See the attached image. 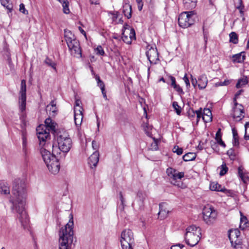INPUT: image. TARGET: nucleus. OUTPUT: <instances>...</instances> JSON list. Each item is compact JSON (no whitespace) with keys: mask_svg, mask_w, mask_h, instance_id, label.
I'll use <instances>...</instances> for the list:
<instances>
[{"mask_svg":"<svg viewBox=\"0 0 249 249\" xmlns=\"http://www.w3.org/2000/svg\"><path fill=\"white\" fill-rule=\"evenodd\" d=\"M239 5L237 6H236V8L238 10H239L240 14L243 16L244 15V12H243V9H244V5H243L242 0H239Z\"/></svg>","mask_w":249,"mask_h":249,"instance_id":"obj_50","label":"nucleus"},{"mask_svg":"<svg viewBox=\"0 0 249 249\" xmlns=\"http://www.w3.org/2000/svg\"><path fill=\"white\" fill-rule=\"evenodd\" d=\"M1 4L11 12L13 9V4L10 2L9 0H0Z\"/></svg>","mask_w":249,"mask_h":249,"instance_id":"obj_34","label":"nucleus"},{"mask_svg":"<svg viewBox=\"0 0 249 249\" xmlns=\"http://www.w3.org/2000/svg\"><path fill=\"white\" fill-rule=\"evenodd\" d=\"M58 0L62 4L64 13L67 14H69L70 12L69 8V2L67 0Z\"/></svg>","mask_w":249,"mask_h":249,"instance_id":"obj_32","label":"nucleus"},{"mask_svg":"<svg viewBox=\"0 0 249 249\" xmlns=\"http://www.w3.org/2000/svg\"><path fill=\"white\" fill-rule=\"evenodd\" d=\"M83 107H74V115L83 114Z\"/></svg>","mask_w":249,"mask_h":249,"instance_id":"obj_54","label":"nucleus"},{"mask_svg":"<svg viewBox=\"0 0 249 249\" xmlns=\"http://www.w3.org/2000/svg\"><path fill=\"white\" fill-rule=\"evenodd\" d=\"M146 55L151 64H156L159 60V53L156 47L148 45L146 47Z\"/></svg>","mask_w":249,"mask_h":249,"instance_id":"obj_12","label":"nucleus"},{"mask_svg":"<svg viewBox=\"0 0 249 249\" xmlns=\"http://www.w3.org/2000/svg\"><path fill=\"white\" fill-rule=\"evenodd\" d=\"M137 3L138 4V9L139 11H141L143 7V2L142 0H136Z\"/></svg>","mask_w":249,"mask_h":249,"instance_id":"obj_58","label":"nucleus"},{"mask_svg":"<svg viewBox=\"0 0 249 249\" xmlns=\"http://www.w3.org/2000/svg\"><path fill=\"white\" fill-rule=\"evenodd\" d=\"M45 62L46 64H47L48 66L51 67L53 69L56 70V64L53 62L51 59H49V58H47L45 60Z\"/></svg>","mask_w":249,"mask_h":249,"instance_id":"obj_43","label":"nucleus"},{"mask_svg":"<svg viewBox=\"0 0 249 249\" xmlns=\"http://www.w3.org/2000/svg\"><path fill=\"white\" fill-rule=\"evenodd\" d=\"M71 225L68 223L64 228L62 227L59 231V249H72L73 239V231Z\"/></svg>","mask_w":249,"mask_h":249,"instance_id":"obj_2","label":"nucleus"},{"mask_svg":"<svg viewBox=\"0 0 249 249\" xmlns=\"http://www.w3.org/2000/svg\"><path fill=\"white\" fill-rule=\"evenodd\" d=\"M240 232L237 230H234L233 231H231L229 235V238L231 241V244H232V243L233 242V239L232 237H234L235 238H238V237L239 236Z\"/></svg>","mask_w":249,"mask_h":249,"instance_id":"obj_31","label":"nucleus"},{"mask_svg":"<svg viewBox=\"0 0 249 249\" xmlns=\"http://www.w3.org/2000/svg\"><path fill=\"white\" fill-rule=\"evenodd\" d=\"M20 120L22 121V124H21V126L22 128V131L24 130V131H26V129L25 128V127H26V122L24 120L23 116L20 117Z\"/></svg>","mask_w":249,"mask_h":249,"instance_id":"obj_57","label":"nucleus"},{"mask_svg":"<svg viewBox=\"0 0 249 249\" xmlns=\"http://www.w3.org/2000/svg\"><path fill=\"white\" fill-rule=\"evenodd\" d=\"M177 170L173 168L169 167L166 169V173L167 176L171 178H172L173 180L174 178L176 177L175 175L176 173Z\"/></svg>","mask_w":249,"mask_h":249,"instance_id":"obj_33","label":"nucleus"},{"mask_svg":"<svg viewBox=\"0 0 249 249\" xmlns=\"http://www.w3.org/2000/svg\"><path fill=\"white\" fill-rule=\"evenodd\" d=\"M154 142L151 144V149L153 150H157L158 149V140L153 138Z\"/></svg>","mask_w":249,"mask_h":249,"instance_id":"obj_48","label":"nucleus"},{"mask_svg":"<svg viewBox=\"0 0 249 249\" xmlns=\"http://www.w3.org/2000/svg\"><path fill=\"white\" fill-rule=\"evenodd\" d=\"M170 79L171 80V86L174 87L175 85H177L176 82V79L174 77L172 76H169Z\"/></svg>","mask_w":249,"mask_h":249,"instance_id":"obj_63","label":"nucleus"},{"mask_svg":"<svg viewBox=\"0 0 249 249\" xmlns=\"http://www.w3.org/2000/svg\"><path fill=\"white\" fill-rule=\"evenodd\" d=\"M83 118V114H77L74 115L75 124L77 126L81 125Z\"/></svg>","mask_w":249,"mask_h":249,"instance_id":"obj_35","label":"nucleus"},{"mask_svg":"<svg viewBox=\"0 0 249 249\" xmlns=\"http://www.w3.org/2000/svg\"><path fill=\"white\" fill-rule=\"evenodd\" d=\"M92 146L93 149L96 150V151H97V149L99 148V145L98 143L95 141H93L92 142Z\"/></svg>","mask_w":249,"mask_h":249,"instance_id":"obj_62","label":"nucleus"},{"mask_svg":"<svg viewBox=\"0 0 249 249\" xmlns=\"http://www.w3.org/2000/svg\"><path fill=\"white\" fill-rule=\"evenodd\" d=\"M183 80H184L185 84H186V87L188 88V87H189L190 86V82H189V80L188 79V78L187 77V74H185V75H184V77L183 78Z\"/></svg>","mask_w":249,"mask_h":249,"instance_id":"obj_59","label":"nucleus"},{"mask_svg":"<svg viewBox=\"0 0 249 249\" xmlns=\"http://www.w3.org/2000/svg\"><path fill=\"white\" fill-rule=\"evenodd\" d=\"M191 76L192 84L194 87V88H196V85H198V81L196 80V78H193L192 75Z\"/></svg>","mask_w":249,"mask_h":249,"instance_id":"obj_60","label":"nucleus"},{"mask_svg":"<svg viewBox=\"0 0 249 249\" xmlns=\"http://www.w3.org/2000/svg\"><path fill=\"white\" fill-rule=\"evenodd\" d=\"M0 193L4 195L10 194V188L7 182L0 183Z\"/></svg>","mask_w":249,"mask_h":249,"instance_id":"obj_26","label":"nucleus"},{"mask_svg":"<svg viewBox=\"0 0 249 249\" xmlns=\"http://www.w3.org/2000/svg\"><path fill=\"white\" fill-rule=\"evenodd\" d=\"M173 88L178 92H179V93H183L182 89H181V88L177 84Z\"/></svg>","mask_w":249,"mask_h":249,"instance_id":"obj_61","label":"nucleus"},{"mask_svg":"<svg viewBox=\"0 0 249 249\" xmlns=\"http://www.w3.org/2000/svg\"><path fill=\"white\" fill-rule=\"evenodd\" d=\"M230 42L233 44H237L238 43V36L235 32H232L229 35Z\"/></svg>","mask_w":249,"mask_h":249,"instance_id":"obj_36","label":"nucleus"},{"mask_svg":"<svg viewBox=\"0 0 249 249\" xmlns=\"http://www.w3.org/2000/svg\"><path fill=\"white\" fill-rule=\"evenodd\" d=\"M44 125L48 131L54 133L55 131V124L52 121L50 118H47L45 121Z\"/></svg>","mask_w":249,"mask_h":249,"instance_id":"obj_21","label":"nucleus"},{"mask_svg":"<svg viewBox=\"0 0 249 249\" xmlns=\"http://www.w3.org/2000/svg\"><path fill=\"white\" fill-rule=\"evenodd\" d=\"M196 156V153L189 152L183 156V159L185 161H192L195 160Z\"/></svg>","mask_w":249,"mask_h":249,"instance_id":"obj_27","label":"nucleus"},{"mask_svg":"<svg viewBox=\"0 0 249 249\" xmlns=\"http://www.w3.org/2000/svg\"><path fill=\"white\" fill-rule=\"evenodd\" d=\"M200 229L194 225L188 227L185 235L186 243L191 247H194L198 244L200 239Z\"/></svg>","mask_w":249,"mask_h":249,"instance_id":"obj_3","label":"nucleus"},{"mask_svg":"<svg viewBox=\"0 0 249 249\" xmlns=\"http://www.w3.org/2000/svg\"><path fill=\"white\" fill-rule=\"evenodd\" d=\"M217 142L221 145L222 146L225 147L226 146V144L224 143V142L222 140L221 138H219V139H217L216 140Z\"/></svg>","mask_w":249,"mask_h":249,"instance_id":"obj_64","label":"nucleus"},{"mask_svg":"<svg viewBox=\"0 0 249 249\" xmlns=\"http://www.w3.org/2000/svg\"><path fill=\"white\" fill-rule=\"evenodd\" d=\"M246 59L245 53L242 52L232 56V62L234 63H243Z\"/></svg>","mask_w":249,"mask_h":249,"instance_id":"obj_23","label":"nucleus"},{"mask_svg":"<svg viewBox=\"0 0 249 249\" xmlns=\"http://www.w3.org/2000/svg\"><path fill=\"white\" fill-rule=\"evenodd\" d=\"M197 0H183L184 6L187 9L194 8L196 5Z\"/></svg>","mask_w":249,"mask_h":249,"instance_id":"obj_25","label":"nucleus"},{"mask_svg":"<svg viewBox=\"0 0 249 249\" xmlns=\"http://www.w3.org/2000/svg\"><path fill=\"white\" fill-rule=\"evenodd\" d=\"M196 18V16L193 11L182 12L179 15L178 23L180 27L186 28L194 24Z\"/></svg>","mask_w":249,"mask_h":249,"instance_id":"obj_5","label":"nucleus"},{"mask_svg":"<svg viewBox=\"0 0 249 249\" xmlns=\"http://www.w3.org/2000/svg\"><path fill=\"white\" fill-rule=\"evenodd\" d=\"M213 117L211 110L209 108H205L202 113V120L205 123L212 121Z\"/></svg>","mask_w":249,"mask_h":249,"instance_id":"obj_22","label":"nucleus"},{"mask_svg":"<svg viewBox=\"0 0 249 249\" xmlns=\"http://www.w3.org/2000/svg\"><path fill=\"white\" fill-rule=\"evenodd\" d=\"M40 152L42 159L46 165L50 162L53 159V158L56 157L54 156L53 154H52L50 151L47 150L43 147L40 148Z\"/></svg>","mask_w":249,"mask_h":249,"instance_id":"obj_15","label":"nucleus"},{"mask_svg":"<svg viewBox=\"0 0 249 249\" xmlns=\"http://www.w3.org/2000/svg\"><path fill=\"white\" fill-rule=\"evenodd\" d=\"M146 196L145 193L142 191L138 192L135 199L132 203V206L135 210L142 211L144 209V201Z\"/></svg>","mask_w":249,"mask_h":249,"instance_id":"obj_10","label":"nucleus"},{"mask_svg":"<svg viewBox=\"0 0 249 249\" xmlns=\"http://www.w3.org/2000/svg\"><path fill=\"white\" fill-rule=\"evenodd\" d=\"M123 13L124 16L128 19L131 18L132 16V7L129 3L128 0H124L123 6Z\"/></svg>","mask_w":249,"mask_h":249,"instance_id":"obj_16","label":"nucleus"},{"mask_svg":"<svg viewBox=\"0 0 249 249\" xmlns=\"http://www.w3.org/2000/svg\"><path fill=\"white\" fill-rule=\"evenodd\" d=\"M99 153L98 151H95L90 155L89 158L88 163L91 168H95L97 166L99 161Z\"/></svg>","mask_w":249,"mask_h":249,"instance_id":"obj_17","label":"nucleus"},{"mask_svg":"<svg viewBox=\"0 0 249 249\" xmlns=\"http://www.w3.org/2000/svg\"><path fill=\"white\" fill-rule=\"evenodd\" d=\"M65 40L67 42L73 39L76 38L74 35L72 34L71 31L67 30H65Z\"/></svg>","mask_w":249,"mask_h":249,"instance_id":"obj_30","label":"nucleus"},{"mask_svg":"<svg viewBox=\"0 0 249 249\" xmlns=\"http://www.w3.org/2000/svg\"><path fill=\"white\" fill-rule=\"evenodd\" d=\"M67 44L71 54L77 58L82 57V51L78 39H73L67 42Z\"/></svg>","mask_w":249,"mask_h":249,"instance_id":"obj_9","label":"nucleus"},{"mask_svg":"<svg viewBox=\"0 0 249 249\" xmlns=\"http://www.w3.org/2000/svg\"><path fill=\"white\" fill-rule=\"evenodd\" d=\"M57 143L59 150L67 153L71 147L72 141L67 132L60 131L57 134Z\"/></svg>","mask_w":249,"mask_h":249,"instance_id":"obj_4","label":"nucleus"},{"mask_svg":"<svg viewBox=\"0 0 249 249\" xmlns=\"http://www.w3.org/2000/svg\"><path fill=\"white\" fill-rule=\"evenodd\" d=\"M96 53L99 55H104L105 52L101 46H98L96 49Z\"/></svg>","mask_w":249,"mask_h":249,"instance_id":"obj_51","label":"nucleus"},{"mask_svg":"<svg viewBox=\"0 0 249 249\" xmlns=\"http://www.w3.org/2000/svg\"><path fill=\"white\" fill-rule=\"evenodd\" d=\"M173 151L174 153H176L177 155H180L183 153V149L182 148L179 147L178 146H175L173 149Z\"/></svg>","mask_w":249,"mask_h":249,"instance_id":"obj_47","label":"nucleus"},{"mask_svg":"<svg viewBox=\"0 0 249 249\" xmlns=\"http://www.w3.org/2000/svg\"><path fill=\"white\" fill-rule=\"evenodd\" d=\"M19 11L24 14H28V11L25 9L24 4L23 3L19 5Z\"/></svg>","mask_w":249,"mask_h":249,"instance_id":"obj_56","label":"nucleus"},{"mask_svg":"<svg viewBox=\"0 0 249 249\" xmlns=\"http://www.w3.org/2000/svg\"><path fill=\"white\" fill-rule=\"evenodd\" d=\"M184 172H179L176 173L175 176L176 177L174 178V180H176L177 179H181L182 178L184 177Z\"/></svg>","mask_w":249,"mask_h":249,"instance_id":"obj_55","label":"nucleus"},{"mask_svg":"<svg viewBox=\"0 0 249 249\" xmlns=\"http://www.w3.org/2000/svg\"><path fill=\"white\" fill-rule=\"evenodd\" d=\"M47 128H46V127L43 125H39L36 128V132H39V131L40 132H42V133L48 132V131H47ZM37 133H36V134Z\"/></svg>","mask_w":249,"mask_h":249,"instance_id":"obj_46","label":"nucleus"},{"mask_svg":"<svg viewBox=\"0 0 249 249\" xmlns=\"http://www.w3.org/2000/svg\"><path fill=\"white\" fill-rule=\"evenodd\" d=\"M238 175L239 177L241 178L242 180L244 182H246V177L243 173V170L241 169L240 167L238 168Z\"/></svg>","mask_w":249,"mask_h":249,"instance_id":"obj_49","label":"nucleus"},{"mask_svg":"<svg viewBox=\"0 0 249 249\" xmlns=\"http://www.w3.org/2000/svg\"><path fill=\"white\" fill-rule=\"evenodd\" d=\"M46 166L49 171L53 174H56L59 171L60 163L56 157L53 158V159L52 160V161L48 163Z\"/></svg>","mask_w":249,"mask_h":249,"instance_id":"obj_13","label":"nucleus"},{"mask_svg":"<svg viewBox=\"0 0 249 249\" xmlns=\"http://www.w3.org/2000/svg\"><path fill=\"white\" fill-rule=\"evenodd\" d=\"M166 206V203H161L159 204L160 211L158 214L160 219H163L168 216L169 211L167 209Z\"/></svg>","mask_w":249,"mask_h":249,"instance_id":"obj_18","label":"nucleus"},{"mask_svg":"<svg viewBox=\"0 0 249 249\" xmlns=\"http://www.w3.org/2000/svg\"><path fill=\"white\" fill-rule=\"evenodd\" d=\"M208 79L205 74L201 75L198 79V87L199 89H204L207 86Z\"/></svg>","mask_w":249,"mask_h":249,"instance_id":"obj_24","label":"nucleus"},{"mask_svg":"<svg viewBox=\"0 0 249 249\" xmlns=\"http://www.w3.org/2000/svg\"><path fill=\"white\" fill-rule=\"evenodd\" d=\"M19 97V109L21 112L25 111L26 105V85L25 80L21 81V87Z\"/></svg>","mask_w":249,"mask_h":249,"instance_id":"obj_11","label":"nucleus"},{"mask_svg":"<svg viewBox=\"0 0 249 249\" xmlns=\"http://www.w3.org/2000/svg\"><path fill=\"white\" fill-rule=\"evenodd\" d=\"M119 198L120 200L121 201V204L119 206V208L121 209V210H124V207H125V199L124 197V196L123 195V193L122 192H120L119 193Z\"/></svg>","mask_w":249,"mask_h":249,"instance_id":"obj_37","label":"nucleus"},{"mask_svg":"<svg viewBox=\"0 0 249 249\" xmlns=\"http://www.w3.org/2000/svg\"><path fill=\"white\" fill-rule=\"evenodd\" d=\"M232 132L233 139V144L234 146H238L239 145V142L237 131L235 128H232Z\"/></svg>","mask_w":249,"mask_h":249,"instance_id":"obj_28","label":"nucleus"},{"mask_svg":"<svg viewBox=\"0 0 249 249\" xmlns=\"http://www.w3.org/2000/svg\"><path fill=\"white\" fill-rule=\"evenodd\" d=\"M22 139V147L27 146V132L23 130L21 131Z\"/></svg>","mask_w":249,"mask_h":249,"instance_id":"obj_39","label":"nucleus"},{"mask_svg":"<svg viewBox=\"0 0 249 249\" xmlns=\"http://www.w3.org/2000/svg\"><path fill=\"white\" fill-rule=\"evenodd\" d=\"M248 83V81L246 78L240 79L236 84V87L237 89L240 88L243 86L246 85Z\"/></svg>","mask_w":249,"mask_h":249,"instance_id":"obj_38","label":"nucleus"},{"mask_svg":"<svg viewBox=\"0 0 249 249\" xmlns=\"http://www.w3.org/2000/svg\"><path fill=\"white\" fill-rule=\"evenodd\" d=\"M228 168L226 166L225 163H223L221 166V171L220 172L219 175L221 176H224L228 172Z\"/></svg>","mask_w":249,"mask_h":249,"instance_id":"obj_41","label":"nucleus"},{"mask_svg":"<svg viewBox=\"0 0 249 249\" xmlns=\"http://www.w3.org/2000/svg\"><path fill=\"white\" fill-rule=\"evenodd\" d=\"M134 235L130 229L124 230L121 233V244L122 249H133Z\"/></svg>","mask_w":249,"mask_h":249,"instance_id":"obj_6","label":"nucleus"},{"mask_svg":"<svg viewBox=\"0 0 249 249\" xmlns=\"http://www.w3.org/2000/svg\"><path fill=\"white\" fill-rule=\"evenodd\" d=\"M249 223H248V219L246 217L242 216L240 219V228L243 230L249 226Z\"/></svg>","mask_w":249,"mask_h":249,"instance_id":"obj_29","label":"nucleus"},{"mask_svg":"<svg viewBox=\"0 0 249 249\" xmlns=\"http://www.w3.org/2000/svg\"><path fill=\"white\" fill-rule=\"evenodd\" d=\"M12 193L13 197L10 198L9 201L12 204V211L18 213L17 216L21 225L25 226L29 222L25 209L27 193L25 181L19 178L16 179L14 181Z\"/></svg>","mask_w":249,"mask_h":249,"instance_id":"obj_1","label":"nucleus"},{"mask_svg":"<svg viewBox=\"0 0 249 249\" xmlns=\"http://www.w3.org/2000/svg\"><path fill=\"white\" fill-rule=\"evenodd\" d=\"M37 136L39 141V146L40 147H43L45 144L46 141L50 139V131L43 133L40 132H37Z\"/></svg>","mask_w":249,"mask_h":249,"instance_id":"obj_19","label":"nucleus"},{"mask_svg":"<svg viewBox=\"0 0 249 249\" xmlns=\"http://www.w3.org/2000/svg\"><path fill=\"white\" fill-rule=\"evenodd\" d=\"M210 189L212 191L221 192L226 194L228 192V190L224 187H222L221 185L219 184L217 182H215L211 183L210 185Z\"/></svg>","mask_w":249,"mask_h":249,"instance_id":"obj_20","label":"nucleus"},{"mask_svg":"<svg viewBox=\"0 0 249 249\" xmlns=\"http://www.w3.org/2000/svg\"><path fill=\"white\" fill-rule=\"evenodd\" d=\"M196 124H197L201 117L202 118V108H200L199 109L196 111Z\"/></svg>","mask_w":249,"mask_h":249,"instance_id":"obj_44","label":"nucleus"},{"mask_svg":"<svg viewBox=\"0 0 249 249\" xmlns=\"http://www.w3.org/2000/svg\"><path fill=\"white\" fill-rule=\"evenodd\" d=\"M196 111H195L193 109L189 110L188 117L191 120H193V119L194 118L196 117Z\"/></svg>","mask_w":249,"mask_h":249,"instance_id":"obj_53","label":"nucleus"},{"mask_svg":"<svg viewBox=\"0 0 249 249\" xmlns=\"http://www.w3.org/2000/svg\"><path fill=\"white\" fill-rule=\"evenodd\" d=\"M122 38L127 44H130L133 39H136L134 29L125 23L122 29Z\"/></svg>","mask_w":249,"mask_h":249,"instance_id":"obj_8","label":"nucleus"},{"mask_svg":"<svg viewBox=\"0 0 249 249\" xmlns=\"http://www.w3.org/2000/svg\"><path fill=\"white\" fill-rule=\"evenodd\" d=\"M172 106L177 114L178 115H180L181 112V108L180 107L178 106V102L174 101L173 103Z\"/></svg>","mask_w":249,"mask_h":249,"instance_id":"obj_40","label":"nucleus"},{"mask_svg":"<svg viewBox=\"0 0 249 249\" xmlns=\"http://www.w3.org/2000/svg\"><path fill=\"white\" fill-rule=\"evenodd\" d=\"M203 37L205 44L207 43L209 36V31L207 29H205L204 26H203Z\"/></svg>","mask_w":249,"mask_h":249,"instance_id":"obj_45","label":"nucleus"},{"mask_svg":"<svg viewBox=\"0 0 249 249\" xmlns=\"http://www.w3.org/2000/svg\"><path fill=\"white\" fill-rule=\"evenodd\" d=\"M239 107H233L232 108V117L237 121H240L244 117L243 115L244 113L243 106L239 105Z\"/></svg>","mask_w":249,"mask_h":249,"instance_id":"obj_14","label":"nucleus"},{"mask_svg":"<svg viewBox=\"0 0 249 249\" xmlns=\"http://www.w3.org/2000/svg\"><path fill=\"white\" fill-rule=\"evenodd\" d=\"M245 134L244 138L246 140H249V122H247L245 125Z\"/></svg>","mask_w":249,"mask_h":249,"instance_id":"obj_42","label":"nucleus"},{"mask_svg":"<svg viewBox=\"0 0 249 249\" xmlns=\"http://www.w3.org/2000/svg\"><path fill=\"white\" fill-rule=\"evenodd\" d=\"M97 86L99 87L102 90V94L104 93L105 90V85L102 80L97 82Z\"/></svg>","mask_w":249,"mask_h":249,"instance_id":"obj_52","label":"nucleus"},{"mask_svg":"<svg viewBox=\"0 0 249 249\" xmlns=\"http://www.w3.org/2000/svg\"><path fill=\"white\" fill-rule=\"evenodd\" d=\"M203 220L207 225H210L214 223L216 217L217 213L213 207L208 205L203 209Z\"/></svg>","mask_w":249,"mask_h":249,"instance_id":"obj_7","label":"nucleus"}]
</instances>
